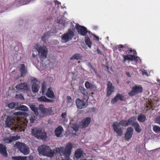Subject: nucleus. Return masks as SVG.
Segmentation results:
<instances>
[{"mask_svg":"<svg viewBox=\"0 0 160 160\" xmlns=\"http://www.w3.org/2000/svg\"><path fill=\"white\" fill-rule=\"evenodd\" d=\"M13 114L16 117H8L6 118L5 125L6 127L10 128L12 130H16L18 128H22L26 125L19 117L22 114L20 112H15Z\"/></svg>","mask_w":160,"mask_h":160,"instance_id":"obj_1","label":"nucleus"},{"mask_svg":"<svg viewBox=\"0 0 160 160\" xmlns=\"http://www.w3.org/2000/svg\"><path fill=\"white\" fill-rule=\"evenodd\" d=\"M39 112L38 111L36 112L35 116L33 117L29 116L28 118L30 122L33 123L36 119H39L40 118H43L47 115H51L52 113L53 110L52 108H46L42 104H40L39 106Z\"/></svg>","mask_w":160,"mask_h":160,"instance_id":"obj_2","label":"nucleus"},{"mask_svg":"<svg viewBox=\"0 0 160 160\" xmlns=\"http://www.w3.org/2000/svg\"><path fill=\"white\" fill-rule=\"evenodd\" d=\"M39 153L43 156L52 157L56 151L52 150L48 146L45 145L40 146L38 148Z\"/></svg>","mask_w":160,"mask_h":160,"instance_id":"obj_3","label":"nucleus"},{"mask_svg":"<svg viewBox=\"0 0 160 160\" xmlns=\"http://www.w3.org/2000/svg\"><path fill=\"white\" fill-rule=\"evenodd\" d=\"M31 134L38 139H45L46 138V134L44 130L41 128H33L31 129Z\"/></svg>","mask_w":160,"mask_h":160,"instance_id":"obj_4","label":"nucleus"},{"mask_svg":"<svg viewBox=\"0 0 160 160\" xmlns=\"http://www.w3.org/2000/svg\"><path fill=\"white\" fill-rule=\"evenodd\" d=\"M126 123V122H123V121H122L119 122H116L112 124L113 129L118 136H121L123 133L121 126L125 127V125Z\"/></svg>","mask_w":160,"mask_h":160,"instance_id":"obj_5","label":"nucleus"},{"mask_svg":"<svg viewBox=\"0 0 160 160\" xmlns=\"http://www.w3.org/2000/svg\"><path fill=\"white\" fill-rule=\"evenodd\" d=\"M37 51L39 57L41 59L46 58L48 53V49L44 46L42 45L38 47L37 48Z\"/></svg>","mask_w":160,"mask_h":160,"instance_id":"obj_6","label":"nucleus"},{"mask_svg":"<svg viewBox=\"0 0 160 160\" xmlns=\"http://www.w3.org/2000/svg\"><path fill=\"white\" fill-rule=\"evenodd\" d=\"M14 147L19 148L20 152L24 155L28 154L29 153V148L23 143L17 142Z\"/></svg>","mask_w":160,"mask_h":160,"instance_id":"obj_7","label":"nucleus"},{"mask_svg":"<svg viewBox=\"0 0 160 160\" xmlns=\"http://www.w3.org/2000/svg\"><path fill=\"white\" fill-rule=\"evenodd\" d=\"M142 91V88L141 86H134L132 87L131 91L128 94L130 96H133L141 93Z\"/></svg>","mask_w":160,"mask_h":160,"instance_id":"obj_8","label":"nucleus"},{"mask_svg":"<svg viewBox=\"0 0 160 160\" xmlns=\"http://www.w3.org/2000/svg\"><path fill=\"white\" fill-rule=\"evenodd\" d=\"M73 32L72 31L69 30L68 32L62 36V41L66 42L71 39L74 36Z\"/></svg>","mask_w":160,"mask_h":160,"instance_id":"obj_9","label":"nucleus"},{"mask_svg":"<svg viewBox=\"0 0 160 160\" xmlns=\"http://www.w3.org/2000/svg\"><path fill=\"white\" fill-rule=\"evenodd\" d=\"M76 103L77 107L79 109L85 108L88 105L87 102H84L82 100L79 98H78L76 100Z\"/></svg>","mask_w":160,"mask_h":160,"instance_id":"obj_10","label":"nucleus"},{"mask_svg":"<svg viewBox=\"0 0 160 160\" xmlns=\"http://www.w3.org/2000/svg\"><path fill=\"white\" fill-rule=\"evenodd\" d=\"M91 122V118L87 117L84 118L81 122L80 125L82 128H85L90 124Z\"/></svg>","mask_w":160,"mask_h":160,"instance_id":"obj_11","label":"nucleus"},{"mask_svg":"<svg viewBox=\"0 0 160 160\" xmlns=\"http://www.w3.org/2000/svg\"><path fill=\"white\" fill-rule=\"evenodd\" d=\"M114 88L112 83L110 81H108L107 84V96H110L112 93L114 92Z\"/></svg>","mask_w":160,"mask_h":160,"instance_id":"obj_12","label":"nucleus"},{"mask_svg":"<svg viewBox=\"0 0 160 160\" xmlns=\"http://www.w3.org/2000/svg\"><path fill=\"white\" fill-rule=\"evenodd\" d=\"M76 27L79 33L83 36H85L87 32L86 28L80 26L78 25H76Z\"/></svg>","mask_w":160,"mask_h":160,"instance_id":"obj_13","label":"nucleus"},{"mask_svg":"<svg viewBox=\"0 0 160 160\" xmlns=\"http://www.w3.org/2000/svg\"><path fill=\"white\" fill-rule=\"evenodd\" d=\"M124 96L122 94L118 93L115 97L112 100L111 102V103L112 104H114L118 100H124Z\"/></svg>","mask_w":160,"mask_h":160,"instance_id":"obj_14","label":"nucleus"},{"mask_svg":"<svg viewBox=\"0 0 160 160\" xmlns=\"http://www.w3.org/2000/svg\"><path fill=\"white\" fill-rule=\"evenodd\" d=\"M16 88L17 89L23 90H28L29 89L28 85L26 83H21L18 84L16 86Z\"/></svg>","mask_w":160,"mask_h":160,"instance_id":"obj_15","label":"nucleus"},{"mask_svg":"<svg viewBox=\"0 0 160 160\" xmlns=\"http://www.w3.org/2000/svg\"><path fill=\"white\" fill-rule=\"evenodd\" d=\"M133 131V129L132 127H129L127 128V132L125 134V137L127 139H129L131 138Z\"/></svg>","mask_w":160,"mask_h":160,"instance_id":"obj_16","label":"nucleus"},{"mask_svg":"<svg viewBox=\"0 0 160 160\" xmlns=\"http://www.w3.org/2000/svg\"><path fill=\"white\" fill-rule=\"evenodd\" d=\"M63 132V128L59 126L55 130V133L57 137H60L62 136V133Z\"/></svg>","mask_w":160,"mask_h":160,"instance_id":"obj_17","label":"nucleus"},{"mask_svg":"<svg viewBox=\"0 0 160 160\" xmlns=\"http://www.w3.org/2000/svg\"><path fill=\"white\" fill-rule=\"evenodd\" d=\"M0 153L4 156L6 157L7 156L6 148L2 144H0Z\"/></svg>","mask_w":160,"mask_h":160,"instance_id":"obj_18","label":"nucleus"},{"mask_svg":"<svg viewBox=\"0 0 160 160\" xmlns=\"http://www.w3.org/2000/svg\"><path fill=\"white\" fill-rule=\"evenodd\" d=\"M19 138V137L18 136H12L9 138H6L4 139L5 142L8 143L11 142L13 141H15L18 139Z\"/></svg>","mask_w":160,"mask_h":160,"instance_id":"obj_19","label":"nucleus"},{"mask_svg":"<svg viewBox=\"0 0 160 160\" xmlns=\"http://www.w3.org/2000/svg\"><path fill=\"white\" fill-rule=\"evenodd\" d=\"M136 120V118L135 117H132L129 118L128 121H123V122H126V124L125 125V127H126L128 125H132Z\"/></svg>","mask_w":160,"mask_h":160,"instance_id":"obj_20","label":"nucleus"},{"mask_svg":"<svg viewBox=\"0 0 160 160\" xmlns=\"http://www.w3.org/2000/svg\"><path fill=\"white\" fill-rule=\"evenodd\" d=\"M132 126L134 127L135 130L138 133H140L142 129L140 128V126L138 122H135L132 124Z\"/></svg>","mask_w":160,"mask_h":160,"instance_id":"obj_21","label":"nucleus"},{"mask_svg":"<svg viewBox=\"0 0 160 160\" xmlns=\"http://www.w3.org/2000/svg\"><path fill=\"white\" fill-rule=\"evenodd\" d=\"M82 150L80 148L78 149L75 151V156L77 159L79 158L82 156Z\"/></svg>","mask_w":160,"mask_h":160,"instance_id":"obj_22","label":"nucleus"},{"mask_svg":"<svg viewBox=\"0 0 160 160\" xmlns=\"http://www.w3.org/2000/svg\"><path fill=\"white\" fill-rule=\"evenodd\" d=\"M29 106L30 109L34 112L35 116L36 114V112H37L38 110V108L36 107L35 105L32 103H29Z\"/></svg>","mask_w":160,"mask_h":160,"instance_id":"obj_23","label":"nucleus"},{"mask_svg":"<svg viewBox=\"0 0 160 160\" xmlns=\"http://www.w3.org/2000/svg\"><path fill=\"white\" fill-rule=\"evenodd\" d=\"M46 95L48 98H54L55 96L52 90L50 88L48 89V92L46 93Z\"/></svg>","mask_w":160,"mask_h":160,"instance_id":"obj_24","label":"nucleus"},{"mask_svg":"<svg viewBox=\"0 0 160 160\" xmlns=\"http://www.w3.org/2000/svg\"><path fill=\"white\" fill-rule=\"evenodd\" d=\"M123 57L124 58V60L123 62H125L126 60H134L135 59V58L134 56L133 55H123Z\"/></svg>","mask_w":160,"mask_h":160,"instance_id":"obj_25","label":"nucleus"},{"mask_svg":"<svg viewBox=\"0 0 160 160\" xmlns=\"http://www.w3.org/2000/svg\"><path fill=\"white\" fill-rule=\"evenodd\" d=\"M20 71L22 76H23L27 72V69L24 65L21 64V65Z\"/></svg>","mask_w":160,"mask_h":160,"instance_id":"obj_26","label":"nucleus"},{"mask_svg":"<svg viewBox=\"0 0 160 160\" xmlns=\"http://www.w3.org/2000/svg\"><path fill=\"white\" fill-rule=\"evenodd\" d=\"M39 88V87L38 84H33L32 87V91L33 92H37L38 91Z\"/></svg>","mask_w":160,"mask_h":160,"instance_id":"obj_27","label":"nucleus"},{"mask_svg":"<svg viewBox=\"0 0 160 160\" xmlns=\"http://www.w3.org/2000/svg\"><path fill=\"white\" fill-rule=\"evenodd\" d=\"M82 56L79 54H76L73 55L71 58V60L76 59L78 60L79 59H82Z\"/></svg>","mask_w":160,"mask_h":160,"instance_id":"obj_28","label":"nucleus"},{"mask_svg":"<svg viewBox=\"0 0 160 160\" xmlns=\"http://www.w3.org/2000/svg\"><path fill=\"white\" fill-rule=\"evenodd\" d=\"M18 104V103L17 102H12L8 104V107L11 109L16 108L17 109Z\"/></svg>","mask_w":160,"mask_h":160,"instance_id":"obj_29","label":"nucleus"},{"mask_svg":"<svg viewBox=\"0 0 160 160\" xmlns=\"http://www.w3.org/2000/svg\"><path fill=\"white\" fill-rule=\"evenodd\" d=\"M49 35L48 32L44 34L42 37L41 39L44 42H46L48 40Z\"/></svg>","mask_w":160,"mask_h":160,"instance_id":"obj_30","label":"nucleus"},{"mask_svg":"<svg viewBox=\"0 0 160 160\" xmlns=\"http://www.w3.org/2000/svg\"><path fill=\"white\" fill-rule=\"evenodd\" d=\"M146 119V117L144 115H140L138 116V121L141 122H143L145 121Z\"/></svg>","mask_w":160,"mask_h":160,"instance_id":"obj_31","label":"nucleus"},{"mask_svg":"<svg viewBox=\"0 0 160 160\" xmlns=\"http://www.w3.org/2000/svg\"><path fill=\"white\" fill-rule=\"evenodd\" d=\"M28 108L25 105H20L18 106L17 107V109L21 110L27 111L28 110Z\"/></svg>","mask_w":160,"mask_h":160,"instance_id":"obj_32","label":"nucleus"},{"mask_svg":"<svg viewBox=\"0 0 160 160\" xmlns=\"http://www.w3.org/2000/svg\"><path fill=\"white\" fill-rule=\"evenodd\" d=\"M12 158L14 160H26L27 157H12Z\"/></svg>","mask_w":160,"mask_h":160,"instance_id":"obj_33","label":"nucleus"},{"mask_svg":"<svg viewBox=\"0 0 160 160\" xmlns=\"http://www.w3.org/2000/svg\"><path fill=\"white\" fill-rule=\"evenodd\" d=\"M67 102L68 105L71 106L72 104L73 101L71 97L68 96L67 97Z\"/></svg>","mask_w":160,"mask_h":160,"instance_id":"obj_34","label":"nucleus"},{"mask_svg":"<svg viewBox=\"0 0 160 160\" xmlns=\"http://www.w3.org/2000/svg\"><path fill=\"white\" fill-rule=\"evenodd\" d=\"M39 101L41 102H49L51 100L47 99L45 97L42 96L41 97L39 98H38Z\"/></svg>","mask_w":160,"mask_h":160,"instance_id":"obj_35","label":"nucleus"},{"mask_svg":"<svg viewBox=\"0 0 160 160\" xmlns=\"http://www.w3.org/2000/svg\"><path fill=\"white\" fill-rule=\"evenodd\" d=\"M92 85L88 82H86L85 83V86L86 88L89 89L92 87Z\"/></svg>","mask_w":160,"mask_h":160,"instance_id":"obj_36","label":"nucleus"},{"mask_svg":"<svg viewBox=\"0 0 160 160\" xmlns=\"http://www.w3.org/2000/svg\"><path fill=\"white\" fill-rule=\"evenodd\" d=\"M153 129L156 132H158L160 131V127L157 126H154Z\"/></svg>","mask_w":160,"mask_h":160,"instance_id":"obj_37","label":"nucleus"},{"mask_svg":"<svg viewBox=\"0 0 160 160\" xmlns=\"http://www.w3.org/2000/svg\"><path fill=\"white\" fill-rule=\"evenodd\" d=\"M85 42L89 47L91 48V42L89 38L85 40Z\"/></svg>","mask_w":160,"mask_h":160,"instance_id":"obj_38","label":"nucleus"},{"mask_svg":"<svg viewBox=\"0 0 160 160\" xmlns=\"http://www.w3.org/2000/svg\"><path fill=\"white\" fill-rule=\"evenodd\" d=\"M72 128L75 131H77L78 130L79 126L77 124H74L73 125Z\"/></svg>","mask_w":160,"mask_h":160,"instance_id":"obj_39","label":"nucleus"},{"mask_svg":"<svg viewBox=\"0 0 160 160\" xmlns=\"http://www.w3.org/2000/svg\"><path fill=\"white\" fill-rule=\"evenodd\" d=\"M46 89V86L45 85V83L43 82L42 84V93L43 94L44 92H45Z\"/></svg>","mask_w":160,"mask_h":160,"instance_id":"obj_40","label":"nucleus"},{"mask_svg":"<svg viewBox=\"0 0 160 160\" xmlns=\"http://www.w3.org/2000/svg\"><path fill=\"white\" fill-rule=\"evenodd\" d=\"M15 97L17 98H19L20 99H23V97L22 96V95L21 94H20L18 95H16Z\"/></svg>","mask_w":160,"mask_h":160,"instance_id":"obj_41","label":"nucleus"},{"mask_svg":"<svg viewBox=\"0 0 160 160\" xmlns=\"http://www.w3.org/2000/svg\"><path fill=\"white\" fill-rule=\"evenodd\" d=\"M79 89L82 92H85V89L82 87L80 86L79 87Z\"/></svg>","mask_w":160,"mask_h":160,"instance_id":"obj_42","label":"nucleus"},{"mask_svg":"<svg viewBox=\"0 0 160 160\" xmlns=\"http://www.w3.org/2000/svg\"><path fill=\"white\" fill-rule=\"evenodd\" d=\"M142 74L144 75H146L147 76H148V74L147 73V72H146L145 70H143L142 71Z\"/></svg>","mask_w":160,"mask_h":160,"instance_id":"obj_43","label":"nucleus"},{"mask_svg":"<svg viewBox=\"0 0 160 160\" xmlns=\"http://www.w3.org/2000/svg\"><path fill=\"white\" fill-rule=\"evenodd\" d=\"M67 116V114L66 112L63 113L61 114V117L63 118H65Z\"/></svg>","mask_w":160,"mask_h":160,"instance_id":"obj_44","label":"nucleus"},{"mask_svg":"<svg viewBox=\"0 0 160 160\" xmlns=\"http://www.w3.org/2000/svg\"><path fill=\"white\" fill-rule=\"evenodd\" d=\"M148 104H149V105H147V108H148L150 106V107H152V102H151V101H149V102H148Z\"/></svg>","mask_w":160,"mask_h":160,"instance_id":"obj_45","label":"nucleus"},{"mask_svg":"<svg viewBox=\"0 0 160 160\" xmlns=\"http://www.w3.org/2000/svg\"><path fill=\"white\" fill-rule=\"evenodd\" d=\"M125 45L124 46L123 45H119L118 46V48H122L125 47Z\"/></svg>","mask_w":160,"mask_h":160,"instance_id":"obj_46","label":"nucleus"},{"mask_svg":"<svg viewBox=\"0 0 160 160\" xmlns=\"http://www.w3.org/2000/svg\"><path fill=\"white\" fill-rule=\"evenodd\" d=\"M156 122L158 123H159L160 122V121H159V118H157L156 119Z\"/></svg>","mask_w":160,"mask_h":160,"instance_id":"obj_47","label":"nucleus"},{"mask_svg":"<svg viewBox=\"0 0 160 160\" xmlns=\"http://www.w3.org/2000/svg\"><path fill=\"white\" fill-rule=\"evenodd\" d=\"M93 36L97 40L99 41V38L97 36L95 35H94Z\"/></svg>","mask_w":160,"mask_h":160,"instance_id":"obj_48","label":"nucleus"},{"mask_svg":"<svg viewBox=\"0 0 160 160\" xmlns=\"http://www.w3.org/2000/svg\"><path fill=\"white\" fill-rule=\"evenodd\" d=\"M82 93L83 94L86 95H87L88 94V93L86 92L85 90V92H82Z\"/></svg>","mask_w":160,"mask_h":160,"instance_id":"obj_49","label":"nucleus"},{"mask_svg":"<svg viewBox=\"0 0 160 160\" xmlns=\"http://www.w3.org/2000/svg\"><path fill=\"white\" fill-rule=\"evenodd\" d=\"M126 74L127 75V76L129 77H131V75H130V74L129 72H127L126 73Z\"/></svg>","mask_w":160,"mask_h":160,"instance_id":"obj_50","label":"nucleus"},{"mask_svg":"<svg viewBox=\"0 0 160 160\" xmlns=\"http://www.w3.org/2000/svg\"><path fill=\"white\" fill-rule=\"evenodd\" d=\"M97 52L98 53L101 54V51L99 50L98 49H97Z\"/></svg>","mask_w":160,"mask_h":160,"instance_id":"obj_51","label":"nucleus"},{"mask_svg":"<svg viewBox=\"0 0 160 160\" xmlns=\"http://www.w3.org/2000/svg\"><path fill=\"white\" fill-rule=\"evenodd\" d=\"M29 158L31 160H32L33 159V157L32 156H30Z\"/></svg>","mask_w":160,"mask_h":160,"instance_id":"obj_52","label":"nucleus"},{"mask_svg":"<svg viewBox=\"0 0 160 160\" xmlns=\"http://www.w3.org/2000/svg\"><path fill=\"white\" fill-rule=\"evenodd\" d=\"M32 56L34 58H35V55L33 53H32Z\"/></svg>","mask_w":160,"mask_h":160,"instance_id":"obj_53","label":"nucleus"},{"mask_svg":"<svg viewBox=\"0 0 160 160\" xmlns=\"http://www.w3.org/2000/svg\"><path fill=\"white\" fill-rule=\"evenodd\" d=\"M133 52H133V53H134V54H136V53H136V51H133Z\"/></svg>","mask_w":160,"mask_h":160,"instance_id":"obj_54","label":"nucleus"},{"mask_svg":"<svg viewBox=\"0 0 160 160\" xmlns=\"http://www.w3.org/2000/svg\"><path fill=\"white\" fill-rule=\"evenodd\" d=\"M106 68H107V69L108 70V66H106Z\"/></svg>","mask_w":160,"mask_h":160,"instance_id":"obj_55","label":"nucleus"},{"mask_svg":"<svg viewBox=\"0 0 160 160\" xmlns=\"http://www.w3.org/2000/svg\"><path fill=\"white\" fill-rule=\"evenodd\" d=\"M130 52H132V50L131 49H130L129 50Z\"/></svg>","mask_w":160,"mask_h":160,"instance_id":"obj_56","label":"nucleus"},{"mask_svg":"<svg viewBox=\"0 0 160 160\" xmlns=\"http://www.w3.org/2000/svg\"><path fill=\"white\" fill-rule=\"evenodd\" d=\"M93 109H94V110H93L94 111H96V109L95 108H94Z\"/></svg>","mask_w":160,"mask_h":160,"instance_id":"obj_57","label":"nucleus"},{"mask_svg":"<svg viewBox=\"0 0 160 160\" xmlns=\"http://www.w3.org/2000/svg\"><path fill=\"white\" fill-rule=\"evenodd\" d=\"M27 115L28 116H29V115L28 114H27Z\"/></svg>","mask_w":160,"mask_h":160,"instance_id":"obj_58","label":"nucleus"},{"mask_svg":"<svg viewBox=\"0 0 160 160\" xmlns=\"http://www.w3.org/2000/svg\"><path fill=\"white\" fill-rule=\"evenodd\" d=\"M80 160H86V159H84Z\"/></svg>","mask_w":160,"mask_h":160,"instance_id":"obj_59","label":"nucleus"},{"mask_svg":"<svg viewBox=\"0 0 160 160\" xmlns=\"http://www.w3.org/2000/svg\"><path fill=\"white\" fill-rule=\"evenodd\" d=\"M50 78L52 80V78Z\"/></svg>","mask_w":160,"mask_h":160,"instance_id":"obj_60","label":"nucleus"}]
</instances>
